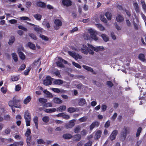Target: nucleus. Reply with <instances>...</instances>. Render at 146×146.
<instances>
[{"instance_id": "1", "label": "nucleus", "mask_w": 146, "mask_h": 146, "mask_svg": "<svg viewBox=\"0 0 146 146\" xmlns=\"http://www.w3.org/2000/svg\"><path fill=\"white\" fill-rule=\"evenodd\" d=\"M130 130V128L127 127H125L122 129L121 133V138L122 141L125 140L127 134L129 133Z\"/></svg>"}, {"instance_id": "2", "label": "nucleus", "mask_w": 146, "mask_h": 146, "mask_svg": "<svg viewBox=\"0 0 146 146\" xmlns=\"http://www.w3.org/2000/svg\"><path fill=\"white\" fill-rule=\"evenodd\" d=\"M24 118L25 120L26 125L27 126L30 125L31 117L30 113L28 111H25L24 114Z\"/></svg>"}, {"instance_id": "3", "label": "nucleus", "mask_w": 146, "mask_h": 146, "mask_svg": "<svg viewBox=\"0 0 146 146\" xmlns=\"http://www.w3.org/2000/svg\"><path fill=\"white\" fill-rule=\"evenodd\" d=\"M88 31L90 33L91 37L92 39L95 41H97L98 40L96 36L97 33L94 29L90 28L88 29Z\"/></svg>"}, {"instance_id": "4", "label": "nucleus", "mask_w": 146, "mask_h": 146, "mask_svg": "<svg viewBox=\"0 0 146 146\" xmlns=\"http://www.w3.org/2000/svg\"><path fill=\"white\" fill-rule=\"evenodd\" d=\"M88 46L90 48L93 50L94 51L96 52L104 50V48L102 46H97L96 47H94L90 44H88Z\"/></svg>"}, {"instance_id": "5", "label": "nucleus", "mask_w": 146, "mask_h": 146, "mask_svg": "<svg viewBox=\"0 0 146 146\" xmlns=\"http://www.w3.org/2000/svg\"><path fill=\"white\" fill-rule=\"evenodd\" d=\"M62 63L64 64H66L67 62L61 58L58 57V61L56 62L57 66L60 67H64V65L62 64Z\"/></svg>"}, {"instance_id": "6", "label": "nucleus", "mask_w": 146, "mask_h": 146, "mask_svg": "<svg viewBox=\"0 0 146 146\" xmlns=\"http://www.w3.org/2000/svg\"><path fill=\"white\" fill-rule=\"evenodd\" d=\"M53 80L54 79L51 78L49 76H48L46 77V79L44 81V84L46 86L50 85Z\"/></svg>"}, {"instance_id": "7", "label": "nucleus", "mask_w": 146, "mask_h": 146, "mask_svg": "<svg viewBox=\"0 0 146 146\" xmlns=\"http://www.w3.org/2000/svg\"><path fill=\"white\" fill-rule=\"evenodd\" d=\"M68 53L69 55L74 58L75 60H77L78 59H81L82 58V57L81 55L75 53L74 52L68 51Z\"/></svg>"}, {"instance_id": "8", "label": "nucleus", "mask_w": 146, "mask_h": 146, "mask_svg": "<svg viewBox=\"0 0 146 146\" xmlns=\"http://www.w3.org/2000/svg\"><path fill=\"white\" fill-rule=\"evenodd\" d=\"M54 23L55 25L54 27L55 29L57 30L59 28V27L61 26L62 25V22L59 19H56L54 21Z\"/></svg>"}, {"instance_id": "9", "label": "nucleus", "mask_w": 146, "mask_h": 146, "mask_svg": "<svg viewBox=\"0 0 146 146\" xmlns=\"http://www.w3.org/2000/svg\"><path fill=\"white\" fill-rule=\"evenodd\" d=\"M118 133V131L117 130H114L112 132L110 136L109 137L110 139L111 140L113 141L116 138L117 135Z\"/></svg>"}, {"instance_id": "10", "label": "nucleus", "mask_w": 146, "mask_h": 146, "mask_svg": "<svg viewBox=\"0 0 146 146\" xmlns=\"http://www.w3.org/2000/svg\"><path fill=\"white\" fill-rule=\"evenodd\" d=\"M19 102V100H15L14 102V103H13L12 101H10L9 102V106L11 107V108L13 107V106H14L16 108H20L21 106L20 105L18 104L17 105H15V103L16 102Z\"/></svg>"}, {"instance_id": "11", "label": "nucleus", "mask_w": 146, "mask_h": 146, "mask_svg": "<svg viewBox=\"0 0 146 146\" xmlns=\"http://www.w3.org/2000/svg\"><path fill=\"white\" fill-rule=\"evenodd\" d=\"M79 50H80L82 53L86 54H88V48L85 45H83L81 49H79Z\"/></svg>"}, {"instance_id": "12", "label": "nucleus", "mask_w": 146, "mask_h": 146, "mask_svg": "<svg viewBox=\"0 0 146 146\" xmlns=\"http://www.w3.org/2000/svg\"><path fill=\"white\" fill-rule=\"evenodd\" d=\"M75 119H73L70 121L69 123L66 125V128L67 129L72 128L75 125V122L76 121Z\"/></svg>"}, {"instance_id": "13", "label": "nucleus", "mask_w": 146, "mask_h": 146, "mask_svg": "<svg viewBox=\"0 0 146 146\" xmlns=\"http://www.w3.org/2000/svg\"><path fill=\"white\" fill-rule=\"evenodd\" d=\"M51 89L54 92L59 93H64L65 92V90L62 89L52 88Z\"/></svg>"}, {"instance_id": "14", "label": "nucleus", "mask_w": 146, "mask_h": 146, "mask_svg": "<svg viewBox=\"0 0 146 146\" xmlns=\"http://www.w3.org/2000/svg\"><path fill=\"white\" fill-rule=\"evenodd\" d=\"M102 133L101 131L100 130H98L96 131L95 138L97 139H99L101 136Z\"/></svg>"}, {"instance_id": "15", "label": "nucleus", "mask_w": 146, "mask_h": 146, "mask_svg": "<svg viewBox=\"0 0 146 146\" xmlns=\"http://www.w3.org/2000/svg\"><path fill=\"white\" fill-rule=\"evenodd\" d=\"M36 5L38 7L44 8L46 6V3L42 1H38L36 3Z\"/></svg>"}, {"instance_id": "16", "label": "nucleus", "mask_w": 146, "mask_h": 146, "mask_svg": "<svg viewBox=\"0 0 146 146\" xmlns=\"http://www.w3.org/2000/svg\"><path fill=\"white\" fill-rule=\"evenodd\" d=\"M62 2L63 5L66 6H68L71 5V2L70 0H62Z\"/></svg>"}, {"instance_id": "17", "label": "nucleus", "mask_w": 146, "mask_h": 146, "mask_svg": "<svg viewBox=\"0 0 146 146\" xmlns=\"http://www.w3.org/2000/svg\"><path fill=\"white\" fill-rule=\"evenodd\" d=\"M66 107L65 106H61L56 109V111L58 112H63L66 110Z\"/></svg>"}, {"instance_id": "18", "label": "nucleus", "mask_w": 146, "mask_h": 146, "mask_svg": "<svg viewBox=\"0 0 146 146\" xmlns=\"http://www.w3.org/2000/svg\"><path fill=\"white\" fill-rule=\"evenodd\" d=\"M53 83L54 84L60 85L63 83V81L59 79L55 80L54 79Z\"/></svg>"}, {"instance_id": "19", "label": "nucleus", "mask_w": 146, "mask_h": 146, "mask_svg": "<svg viewBox=\"0 0 146 146\" xmlns=\"http://www.w3.org/2000/svg\"><path fill=\"white\" fill-rule=\"evenodd\" d=\"M33 17L37 21H40L42 18V16L38 13L35 14L33 15Z\"/></svg>"}, {"instance_id": "20", "label": "nucleus", "mask_w": 146, "mask_h": 146, "mask_svg": "<svg viewBox=\"0 0 146 146\" xmlns=\"http://www.w3.org/2000/svg\"><path fill=\"white\" fill-rule=\"evenodd\" d=\"M99 125V123L97 121H96L92 123L90 126V129H92L94 127L98 126Z\"/></svg>"}, {"instance_id": "21", "label": "nucleus", "mask_w": 146, "mask_h": 146, "mask_svg": "<svg viewBox=\"0 0 146 146\" xmlns=\"http://www.w3.org/2000/svg\"><path fill=\"white\" fill-rule=\"evenodd\" d=\"M117 21L119 22H122L124 21V18L122 16L120 15H118L116 17Z\"/></svg>"}, {"instance_id": "22", "label": "nucleus", "mask_w": 146, "mask_h": 146, "mask_svg": "<svg viewBox=\"0 0 146 146\" xmlns=\"http://www.w3.org/2000/svg\"><path fill=\"white\" fill-rule=\"evenodd\" d=\"M56 109L55 108L46 109L44 110V111L47 113H52L55 112Z\"/></svg>"}, {"instance_id": "23", "label": "nucleus", "mask_w": 146, "mask_h": 146, "mask_svg": "<svg viewBox=\"0 0 146 146\" xmlns=\"http://www.w3.org/2000/svg\"><path fill=\"white\" fill-rule=\"evenodd\" d=\"M33 120L35 123L36 129H38V117L36 116L35 117L33 118Z\"/></svg>"}, {"instance_id": "24", "label": "nucleus", "mask_w": 146, "mask_h": 146, "mask_svg": "<svg viewBox=\"0 0 146 146\" xmlns=\"http://www.w3.org/2000/svg\"><path fill=\"white\" fill-rule=\"evenodd\" d=\"M86 103L85 100L83 98H80L78 102V104L80 106H82Z\"/></svg>"}, {"instance_id": "25", "label": "nucleus", "mask_w": 146, "mask_h": 146, "mask_svg": "<svg viewBox=\"0 0 146 146\" xmlns=\"http://www.w3.org/2000/svg\"><path fill=\"white\" fill-rule=\"evenodd\" d=\"M53 102L57 104H61L62 102V100H60L59 98H55L53 99Z\"/></svg>"}, {"instance_id": "26", "label": "nucleus", "mask_w": 146, "mask_h": 146, "mask_svg": "<svg viewBox=\"0 0 146 146\" xmlns=\"http://www.w3.org/2000/svg\"><path fill=\"white\" fill-rule=\"evenodd\" d=\"M35 31L38 33H41L42 30V29L38 26H36L34 28Z\"/></svg>"}, {"instance_id": "27", "label": "nucleus", "mask_w": 146, "mask_h": 146, "mask_svg": "<svg viewBox=\"0 0 146 146\" xmlns=\"http://www.w3.org/2000/svg\"><path fill=\"white\" fill-rule=\"evenodd\" d=\"M40 64V62L39 59L36 61H35L33 64L32 65L34 67H36L37 68L39 66Z\"/></svg>"}, {"instance_id": "28", "label": "nucleus", "mask_w": 146, "mask_h": 146, "mask_svg": "<svg viewBox=\"0 0 146 146\" xmlns=\"http://www.w3.org/2000/svg\"><path fill=\"white\" fill-rule=\"evenodd\" d=\"M101 36L105 42H107L109 40L108 36L105 34H102L101 35Z\"/></svg>"}, {"instance_id": "29", "label": "nucleus", "mask_w": 146, "mask_h": 146, "mask_svg": "<svg viewBox=\"0 0 146 146\" xmlns=\"http://www.w3.org/2000/svg\"><path fill=\"white\" fill-rule=\"evenodd\" d=\"M42 24L46 26L48 29H49L50 27L49 23L48 21L45 20H44L42 23Z\"/></svg>"}, {"instance_id": "30", "label": "nucleus", "mask_w": 146, "mask_h": 146, "mask_svg": "<svg viewBox=\"0 0 146 146\" xmlns=\"http://www.w3.org/2000/svg\"><path fill=\"white\" fill-rule=\"evenodd\" d=\"M19 56L21 59L23 60L25 58V56L24 54L22 52H19V50H18Z\"/></svg>"}, {"instance_id": "31", "label": "nucleus", "mask_w": 146, "mask_h": 146, "mask_svg": "<svg viewBox=\"0 0 146 146\" xmlns=\"http://www.w3.org/2000/svg\"><path fill=\"white\" fill-rule=\"evenodd\" d=\"M50 120L49 117L47 116H45L43 117L42 118V121L45 123L48 122Z\"/></svg>"}, {"instance_id": "32", "label": "nucleus", "mask_w": 146, "mask_h": 146, "mask_svg": "<svg viewBox=\"0 0 146 146\" xmlns=\"http://www.w3.org/2000/svg\"><path fill=\"white\" fill-rule=\"evenodd\" d=\"M28 46L29 48L34 50L35 49V45L31 42H29L28 43Z\"/></svg>"}, {"instance_id": "33", "label": "nucleus", "mask_w": 146, "mask_h": 146, "mask_svg": "<svg viewBox=\"0 0 146 146\" xmlns=\"http://www.w3.org/2000/svg\"><path fill=\"white\" fill-rule=\"evenodd\" d=\"M139 58L141 61L144 62H145V60L144 55L143 54H140L139 56Z\"/></svg>"}, {"instance_id": "34", "label": "nucleus", "mask_w": 146, "mask_h": 146, "mask_svg": "<svg viewBox=\"0 0 146 146\" xmlns=\"http://www.w3.org/2000/svg\"><path fill=\"white\" fill-rule=\"evenodd\" d=\"M63 137L65 139H70L72 137V135L69 133L65 134L63 135Z\"/></svg>"}, {"instance_id": "35", "label": "nucleus", "mask_w": 146, "mask_h": 146, "mask_svg": "<svg viewBox=\"0 0 146 146\" xmlns=\"http://www.w3.org/2000/svg\"><path fill=\"white\" fill-rule=\"evenodd\" d=\"M76 109L73 107H70L67 109V111L69 113H73L76 111Z\"/></svg>"}, {"instance_id": "36", "label": "nucleus", "mask_w": 146, "mask_h": 146, "mask_svg": "<svg viewBox=\"0 0 146 146\" xmlns=\"http://www.w3.org/2000/svg\"><path fill=\"white\" fill-rule=\"evenodd\" d=\"M15 38L13 36L11 37L9 40L8 44L10 45H12L15 41Z\"/></svg>"}, {"instance_id": "37", "label": "nucleus", "mask_w": 146, "mask_h": 146, "mask_svg": "<svg viewBox=\"0 0 146 146\" xmlns=\"http://www.w3.org/2000/svg\"><path fill=\"white\" fill-rule=\"evenodd\" d=\"M96 26L101 31H103L105 30V27L100 24H97L96 25Z\"/></svg>"}, {"instance_id": "38", "label": "nucleus", "mask_w": 146, "mask_h": 146, "mask_svg": "<svg viewBox=\"0 0 146 146\" xmlns=\"http://www.w3.org/2000/svg\"><path fill=\"white\" fill-rule=\"evenodd\" d=\"M31 97L29 96H27L24 100V103L25 104H27L31 101Z\"/></svg>"}, {"instance_id": "39", "label": "nucleus", "mask_w": 146, "mask_h": 146, "mask_svg": "<svg viewBox=\"0 0 146 146\" xmlns=\"http://www.w3.org/2000/svg\"><path fill=\"white\" fill-rule=\"evenodd\" d=\"M82 66L85 69L87 70L90 71L92 72H93V70L92 68L90 67L85 65H83Z\"/></svg>"}, {"instance_id": "40", "label": "nucleus", "mask_w": 146, "mask_h": 146, "mask_svg": "<svg viewBox=\"0 0 146 146\" xmlns=\"http://www.w3.org/2000/svg\"><path fill=\"white\" fill-rule=\"evenodd\" d=\"M19 19L21 20L25 21H31V19L28 17L26 16L21 17H19Z\"/></svg>"}, {"instance_id": "41", "label": "nucleus", "mask_w": 146, "mask_h": 146, "mask_svg": "<svg viewBox=\"0 0 146 146\" xmlns=\"http://www.w3.org/2000/svg\"><path fill=\"white\" fill-rule=\"evenodd\" d=\"M40 37L42 40L45 41H47L49 40V38L47 37L42 35H40Z\"/></svg>"}, {"instance_id": "42", "label": "nucleus", "mask_w": 146, "mask_h": 146, "mask_svg": "<svg viewBox=\"0 0 146 146\" xmlns=\"http://www.w3.org/2000/svg\"><path fill=\"white\" fill-rule=\"evenodd\" d=\"M43 92L45 94H46L48 97L52 98L53 97L52 94L46 90H44Z\"/></svg>"}, {"instance_id": "43", "label": "nucleus", "mask_w": 146, "mask_h": 146, "mask_svg": "<svg viewBox=\"0 0 146 146\" xmlns=\"http://www.w3.org/2000/svg\"><path fill=\"white\" fill-rule=\"evenodd\" d=\"M105 16L108 20H110L111 19V14L109 12H107L105 14Z\"/></svg>"}, {"instance_id": "44", "label": "nucleus", "mask_w": 146, "mask_h": 146, "mask_svg": "<svg viewBox=\"0 0 146 146\" xmlns=\"http://www.w3.org/2000/svg\"><path fill=\"white\" fill-rule=\"evenodd\" d=\"M133 6L136 12H139V7L137 3H134L133 4Z\"/></svg>"}, {"instance_id": "45", "label": "nucleus", "mask_w": 146, "mask_h": 146, "mask_svg": "<svg viewBox=\"0 0 146 146\" xmlns=\"http://www.w3.org/2000/svg\"><path fill=\"white\" fill-rule=\"evenodd\" d=\"M12 56L13 59L16 62L18 60L17 56L16 53H13L12 54Z\"/></svg>"}, {"instance_id": "46", "label": "nucleus", "mask_w": 146, "mask_h": 146, "mask_svg": "<svg viewBox=\"0 0 146 146\" xmlns=\"http://www.w3.org/2000/svg\"><path fill=\"white\" fill-rule=\"evenodd\" d=\"M81 129V127L80 126H78L74 129V132L76 133H78Z\"/></svg>"}, {"instance_id": "47", "label": "nucleus", "mask_w": 146, "mask_h": 146, "mask_svg": "<svg viewBox=\"0 0 146 146\" xmlns=\"http://www.w3.org/2000/svg\"><path fill=\"white\" fill-rule=\"evenodd\" d=\"M100 19L104 23H106L107 22L106 19L105 18L104 16L103 15H100Z\"/></svg>"}, {"instance_id": "48", "label": "nucleus", "mask_w": 146, "mask_h": 146, "mask_svg": "<svg viewBox=\"0 0 146 146\" xmlns=\"http://www.w3.org/2000/svg\"><path fill=\"white\" fill-rule=\"evenodd\" d=\"M77 82L74 81L73 82V85H76V87L77 88L79 89L81 88L82 86V85L81 84H77Z\"/></svg>"}, {"instance_id": "49", "label": "nucleus", "mask_w": 146, "mask_h": 146, "mask_svg": "<svg viewBox=\"0 0 146 146\" xmlns=\"http://www.w3.org/2000/svg\"><path fill=\"white\" fill-rule=\"evenodd\" d=\"M39 101L42 104H45L47 102V100L45 99L40 98L39 99Z\"/></svg>"}, {"instance_id": "50", "label": "nucleus", "mask_w": 146, "mask_h": 146, "mask_svg": "<svg viewBox=\"0 0 146 146\" xmlns=\"http://www.w3.org/2000/svg\"><path fill=\"white\" fill-rule=\"evenodd\" d=\"M87 119V118L86 117H83L80 118L79 119V121L80 122H82L86 121Z\"/></svg>"}, {"instance_id": "51", "label": "nucleus", "mask_w": 146, "mask_h": 146, "mask_svg": "<svg viewBox=\"0 0 146 146\" xmlns=\"http://www.w3.org/2000/svg\"><path fill=\"white\" fill-rule=\"evenodd\" d=\"M11 79L13 81H16L18 80L19 78L17 76H11Z\"/></svg>"}, {"instance_id": "52", "label": "nucleus", "mask_w": 146, "mask_h": 146, "mask_svg": "<svg viewBox=\"0 0 146 146\" xmlns=\"http://www.w3.org/2000/svg\"><path fill=\"white\" fill-rule=\"evenodd\" d=\"M18 28L19 29L23 30L25 31H27V28L22 25L18 26Z\"/></svg>"}, {"instance_id": "53", "label": "nucleus", "mask_w": 146, "mask_h": 146, "mask_svg": "<svg viewBox=\"0 0 146 146\" xmlns=\"http://www.w3.org/2000/svg\"><path fill=\"white\" fill-rule=\"evenodd\" d=\"M37 143L38 144H45V142L44 140L42 139H40L37 140Z\"/></svg>"}, {"instance_id": "54", "label": "nucleus", "mask_w": 146, "mask_h": 146, "mask_svg": "<svg viewBox=\"0 0 146 146\" xmlns=\"http://www.w3.org/2000/svg\"><path fill=\"white\" fill-rule=\"evenodd\" d=\"M72 64L74 66L77 68H81V66L79 64L74 62H72Z\"/></svg>"}, {"instance_id": "55", "label": "nucleus", "mask_w": 146, "mask_h": 146, "mask_svg": "<svg viewBox=\"0 0 146 146\" xmlns=\"http://www.w3.org/2000/svg\"><path fill=\"white\" fill-rule=\"evenodd\" d=\"M25 65L24 64H22L20 66V67L19 69L18 70L19 71H22L24 70L25 68Z\"/></svg>"}, {"instance_id": "56", "label": "nucleus", "mask_w": 146, "mask_h": 146, "mask_svg": "<svg viewBox=\"0 0 146 146\" xmlns=\"http://www.w3.org/2000/svg\"><path fill=\"white\" fill-rule=\"evenodd\" d=\"M31 131L30 129H27V131L25 134V136L27 137L29 136V135L31 134Z\"/></svg>"}, {"instance_id": "57", "label": "nucleus", "mask_w": 146, "mask_h": 146, "mask_svg": "<svg viewBox=\"0 0 146 146\" xmlns=\"http://www.w3.org/2000/svg\"><path fill=\"white\" fill-rule=\"evenodd\" d=\"M142 128H141L140 127L137 130V131L136 133V136L137 137H138L140 135V134Z\"/></svg>"}, {"instance_id": "58", "label": "nucleus", "mask_w": 146, "mask_h": 146, "mask_svg": "<svg viewBox=\"0 0 146 146\" xmlns=\"http://www.w3.org/2000/svg\"><path fill=\"white\" fill-rule=\"evenodd\" d=\"M52 104L50 102L45 103L44 105V106L45 107H52Z\"/></svg>"}, {"instance_id": "59", "label": "nucleus", "mask_w": 146, "mask_h": 146, "mask_svg": "<svg viewBox=\"0 0 146 146\" xmlns=\"http://www.w3.org/2000/svg\"><path fill=\"white\" fill-rule=\"evenodd\" d=\"M62 117L64 119H68L70 118V116L69 115L64 113V114H63Z\"/></svg>"}, {"instance_id": "60", "label": "nucleus", "mask_w": 146, "mask_h": 146, "mask_svg": "<svg viewBox=\"0 0 146 146\" xmlns=\"http://www.w3.org/2000/svg\"><path fill=\"white\" fill-rule=\"evenodd\" d=\"M141 4L142 7L145 11H146V5L144 1H142Z\"/></svg>"}, {"instance_id": "61", "label": "nucleus", "mask_w": 146, "mask_h": 146, "mask_svg": "<svg viewBox=\"0 0 146 146\" xmlns=\"http://www.w3.org/2000/svg\"><path fill=\"white\" fill-rule=\"evenodd\" d=\"M54 73L56 76H58V77L60 78L61 77V75L60 74V72L59 71L56 70L54 71Z\"/></svg>"}, {"instance_id": "62", "label": "nucleus", "mask_w": 146, "mask_h": 146, "mask_svg": "<svg viewBox=\"0 0 146 146\" xmlns=\"http://www.w3.org/2000/svg\"><path fill=\"white\" fill-rule=\"evenodd\" d=\"M31 68L29 67L27 68V69L26 70H25L24 71V74L25 75H27L28 74Z\"/></svg>"}, {"instance_id": "63", "label": "nucleus", "mask_w": 146, "mask_h": 146, "mask_svg": "<svg viewBox=\"0 0 146 146\" xmlns=\"http://www.w3.org/2000/svg\"><path fill=\"white\" fill-rule=\"evenodd\" d=\"M1 91L3 93H5L7 91V89L6 87H2L1 88Z\"/></svg>"}, {"instance_id": "64", "label": "nucleus", "mask_w": 146, "mask_h": 146, "mask_svg": "<svg viewBox=\"0 0 146 146\" xmlns=\"http://www.w3.org/2000/svg\"><path fill=\"white\" fill-rule=\"evenodd\" d=\"M17 146H22L23 144V141H21L19 142H15Z\"/></svg>"}]
</instances>
